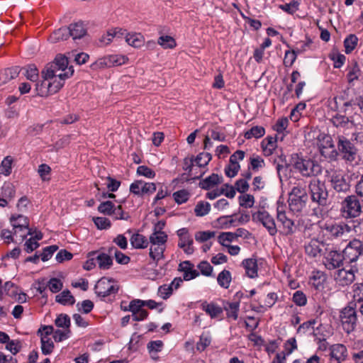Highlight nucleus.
I'll list each match as a JSON object with an SVG mask.
<instances>
[{"label": "nucleus", "mask_w": 363, "mask_h": 363, "mask_svg": "<svg viewBox=\"0 0 363 363\" xmlns=\"http://www.w3.org/2000/svg\"><path fill=\"white\" fill-rule=\"evenodd\" d=\"M337 148L332 151L330 160H337L340 157L346 163L352 164L356 161L358 150L348 138L342 135L336 138Z\"/></svg>", "instance_id": "nucleus-1"}, {"label": "nucleus", "mask_w": 363, "mask_h": 363, "mask_svg": "<svg viewBox=\"0 0 363 363\" xmlns=\"http://www.w3.org/2000/svg\"><path fill=\"white\" fill-rule=\"evenodd\" d=\"M68 59L63 55H57L53 62L48 64L43 69L48 76H54L65 81L74 74L72 66H68Z\"/></svg>", "instance_id": "nucleus-2"}, {"label": "nucleus", "mask_w": 363, "mask_h": 363, "mask_svg": "<svg viewBox=\"0 0 363 363\" xmlns=\"http://www.w3.org/2000/svg\"><path fill=\"white\" fill-rule=\"evenodd\" d=\"M341 216L346 219L358 218L362 213V203L354 194L349 195L340 203Z\"/></svg>", "instance_id": "nucleus-3"}, {"label": "nucleus", "mask_w": 363, "mask_h": 363, "mask_svg": "<svg viewBox=\"0 0 363 363\" xmlns=\"http://www.w3.org/2000/svg\"><path fill=\"white\" fill-rule=\"evenodd\" d=\"M293 167L304 177H316L321 174V166L315 161L296 156L294 158Z\"/></svg>", "instance_id": "nucleus-4"}, {"label": "nucleus", "mask_w": 363, "mask_h": 363, "mask_svg": "<svg viewBox=\"0 0 363 363\" xmlns=\"http://www.w3.org/2000/svg\"><path fill=\"white\" fill-rule=\"evenodd\" d=\"M311 201L318 206H324L327 203L328 191L325 184L319 179H313L308 184Z\"/></svg>", "instance_id": "nucleus-5"}, {"label": "nucleus", "mask_w": 363, "mask_h": 363, "mask_svg": "<svg viewBox=\"0 0 363 363\" xmlns=\"http://www.w3.org/2000/svg\"><path fill=\"white\" fill-rule=\"evenodd\" d=\"M307 200L308 195L305 188L300 185L294 186L289 194L290 210L294 213L301 212L305 207Z\"/></svg>", "instance_id": "nucleus-6"}, {"label": "nucleus", "mask_w": 363, "mask_h": 363, "mask_svg": "<svg viewBox=\"0 0 363 363\" xmlns=\"http://www.w3.org/2000/svg\"><path fill=\"white\" fill-rule=\"evenodd\" d=\"M323 229L326 235L332 239H345L352 231L350 225L344 222H326Z\"/></svg>", "instance_id": "nucleus-7"}, {"label": "nucleus", "mask_w": 363, "mask_h": 363, "mask_svg": "<svg viewBox=\"0 0 363 363\" xmlns=\"http://www.w3.org/2000/svg\"><path fill=\"white\" fill-rule=\"evenodd\" d=\"M252 219L256 223H261L272 236L275 235L277 233V228L275 220L269 212L262 209L252 214Z\"/></svg>", "instance_id": "nucleus-8"}, {"label": "nucleus", "mask_w": 363, "mask_h": 363, "mask_svg": "<svg viewBox=\"0 0 363 363\" xmlns=\"http://www.w3.org/2000/svg\"><path fill=\"white\" fill-rule=\"evenodd\" d=\"M118 289V286L113 279L106 277L101 278L94 287L96 294L101 298L117 294Z\"/></svg>", "instance_id": "nucleus-9"}, {"label": "nucleus", "mask_w": 363, "mask_h": 363, "mask_svg": "<svg viewBox=\"0 0 363 363\" xmlns=\"http://www.w3.org/2000/svg\"><path fill=\"white\" fill-rule=\"evenodd\" d=\"M345 261L352 263L363 255V242L358 239L351 240L344 249L342 253Z\"/></svg>", "instance_id": "nucleus-10"}, {"label": "nucleus", "mask_w": 363, "mask_h": 363, "mask_svg": "<svg viewBox=\"0 0 363 363\" xmlns=\"http://www.w3.org/2000/svg\"><path fill=\"white\" fill-rule=\"evenodd\" d=\"M340 320L344 330L350 333L355 328L357 323V313L353 307H345L340 314Z\"/></svg>", "instance_id": "nucleus-11"}, {"label": "nucleus", "mask_w": 363, "mask_h": 363, "mask_svg": "<svg viewBox=\"0 0 363 363\" xmlns=\"http://www.w3.org/2000/svg\"><path fill=\"white\" fill-rule=\"evenodd\" d=\"M157 190V186L153 182H146L143 180H136L130 185V192L139 196H149Z\"/></svg>", "instance_id": "nucleus-12"}, {"label": "nucleus", "mask_w": 363, "mask_h": 363, "mask_svg": "<svg viewBox=\"0 0 363 363\" xmlns=\"http://www.w3.org/2000/svg\"><path fill=\"white\" fill-rule=\"evenodd\" d=\"M326 244L316 238L311 239L305 242L304 250L306 255L310 258L320 257L324 253Z\"/></svg>", "instance_id": "nucleus-13"}, {"label": "nucleus", "mask_w": 363, "mask_h": 363, "mask_svg": "<svg viewBox=\"0 0 363 363\" xmlns=\"http://www.w3.org/2000/svg\"><path fill=\"white\" fill-rule=\"evenodd\" d=\"M177 234L179 237L178 247L187 255L193 254L194 252V240L189 230L182 228L177 231Z\"/></svg>", "instance_id": "nucleus-14"}, {"label": "nucleus", "mask_w": 363, "mask_h": 363, "mask_svg": "<svg viewBox=\"0 0 363 363\" xmlns=\"http://www.w3.org/2000/svg\"><path fill=\"white\" fill-rule=\"evenodd\" d=\"M333 189L337 192L346 193L350 189V184L348 177L340 172H334L330 179Z\"/></svg>", "instance_id": "nucleus-15"}, {"label": "nucleus", "mask_w": 363, "mask_h": 363, "mask_svg": "<svg viewBox=\"0 0 363 363\" xmlns=\"http://www.w3.org/2000/svg\"><path fill=\"white\" fill-rule=\"evenodd\" d=\"M317 145L321 155L330 160L332 151L335 149L332 137L324 133H320L317 137Z\"/></svg>", "instance_id": "nucleus-16"}, {"label": "nucleus", "mask_w": 363, "mask_h": 363, "mask_svg": "<svg viewBox=\"0 0 363 363\" xmlns=\"http://www.w3.org/2000/svg\"><path fill=\"white\" fill-rule=\"evenodd\" d=\"M344 256L337 250H330L325 253L323 263L328 270H333L340 267L344 261Z\"/></svg>", "instance_id": "nucleus-17"}, {"label": "nucleus", "mask_w": 363, "mask_h": 363, "mask_svg": "<svg viewBox=\"0 0 363 363\" xmlns=\"http://www.w3.org/2000/svg\"><path fill=\"white\" fill-rule=\"evenodd\" d=\"M330 363H342L348 357V350L343 344H334L329 348Z\"/></svg>", "instance_id": "nucleus-18"}, {"label": "nucleus", "mask_w": 363, "mask_h": 363, "mask_svg": "<svg viewBox=\"0 0 363 363\" xmlns=\"http://www.w3.org/2000/svg\"><path fill=\"white\" fill-rule=\"evenodd\" d=\"M277 220L282 224V233L285 235H290L294 233V223L288 218L286 213L277 208Z\"/></svg>", "instance_id": "nucleus-19"}, {"label": "nucleus", "mask_w": 363, "mask_h": 363, "mask_svg": "<svg viewBox=\"0 0 363 363\" xmlns=\"http://www.w3.org/2000/svg\"><path fill=\"white\" fill-rule=\"evenodd\" d=\"M334 277L336 283L342 286L352 284L354 280V274L351 269H339Z\"/></svg>", "instance_id": "nucleus-20"}, {"label": "nucleus", "mask_w": 363, "mask_h": 363, "mask_svg": "<svg viewBox=\"0 0 363 363\" xmlns=\"http://www.w3.org/2000/svg\"><path fill=\"white\" fill-rule=\"evenodd\" d=\"M242 266L245 269V275L250 279L258 277V264L255 258L245 259L242 262Z\"/></svg>", "instance_id": "nucleus-21"}, {"label": "nucleus", "mask_w": 363, "mask_h": 363, "mask_svg": "<svg viewBox=\"0 0 363 363\" xmlns=\"http://www.w3.org/2000/svg\"><path fill=\"white\" fill-rule=\"evenodd\" d=\"M194 267L190 261H184L179 264V271L184 272V280L189 281L199 275V272L194 269Z\"/></svg>", "instance_id": "nucleus-22"}, {"label": "nucleus", "mask_w": 363, "mask_h": 363, "mask_svg": "<svg viewBox=\"0 0 363 363\" xmlns=\"http://www.w3.org/2000/svg\"><path fill=\"white\" fill-rule=\"evenodd\" d=\"M261 147L263 154L266 157H269L274 153L277 148V138L268 136L261 143Z\"/></svg>", "instance_id": "nucleus-23"}, {"label": "nucleus", "mask_w": 363, "mask_h": 363, "mask_svg": "<svg viewBox=\"0 0 363 363\" xmlns=\"http://www.w3.org/2000/svg\"><path fill=\"white\" fill-rule=\"evenodd\" d=\"M352 299L359 311L363 315V284H354L353 285Z\"/></svg>", "instance_id": "nucleus-24"}, {"label": "nucleus", "mask_w": 363, "mask_h": 363, "mask_svg": "<svg viewBox=\"0 0 363 363\" xmlns=\"http://www.w3.org/2000/svg\"><path fill=\"white\" fill-rule=\"evenodd\" d=\"M89 255H96V260L98 264L99 269L106 270L111 268L113 264V259L110 256V254H106L104 252L97 253L96 252H91Z\"/></svg>", "instance_id": "nucleus-25"}, {"label": "nucleus", "mask_w": 363, "mask_h": 363, "mask_svg": "<svg viewBox=\"0 0 363 363\" xmlns=\"http://www.w3.org/2000/svg\"><path fill=\"white\" fill-rule=\"evenodd\" d=\"M67 29H69V36H72L74 40L80 39L86 34V29L82 21L71 23Z\"/></svg>", "instance_id": "nucleus-26"}, {"label": "nucleus", "mask_w": 363, "mask_h": 363, "mask_svg": "<svg viewBox=\"0 0 363 363\" xmlns=\"http://www.w3.org/2000/svg\"><path fill=\"white\" fill-rule=\"evenodd\" d=\"M128 57L123 55H111L102 60L101 64L106 67L120 66L127 63Z\"/></svg>", "instance_id": "nucleus-27"}, {"label": "nucleus", "mask_w": 363, "mask_h": 363, "mask_svg": "<svg viewBox=\"0 0 363 363\" xmlns=\"http://www.w3.org/2000/svg\"><path fill=\"white\" fill-rule=\"evenodd\" d=\"M201 309L204 311L211 318H217L223 313V308L218 304L203 301L201 305Z\"/></svg>", "instance_id": "nucleus-28"}, {"label": "nucleus", "mask_w": 363, "mask_h": 363, "mask_svg": "<svg viewBox=\"0 0 363 363\" xmlns=\"http://www.w3.org/2000/svg\"><path fill=\"white\" fill-rule=\"evenodd\" d=\"M346 115L347 114H342V113H337L332 116L330 121L336 128L351 127L354 125V123Z\"/></svg>", "instance_id": "nucleus-29"}, {"label": "nucleus", "mask_w": 363, "mask_h": 363, "mask_svg": "<svg viewBox=\"0 0 363 363\" xmlns=\"http://www.w3.org/2000/svg\"><path fill=\"white\" fill-rule=\"evenodd\" d=\"M125 42L135 48L145 45V38L140 33H128L125 35Z\"/></svg>", "instance_id": "nucleus-30"}, {"label": "nucleus", "mask_w": 363, "mask_h": 363, "mask_svg": "<svg viewBox=\"0 0 363 363\" xmlns=\"http://www.w3.org/2000/svg\"><path fill=\"white\" fill-rule=\"evenodd\" d=\"M19 67H10L0 71V86L6 84L13 79L18 77Z\"/></svg>", "instance_id": "nucleus-31"}, {"label": "nucleus", "mask_w": 363, "mask_h": 363, "mask_svg": "<svg viewBox=\"0 0 363 363\" xmlns=\"http://www.w3.org/2000/svg\"><path fill=\"white\" fill-rule=\"evenodd\" d=\"M41 77H47V80H48L50 84V88L51 89V91L53 94L58 92L65 84V81L54 76H48L47 72L43 70L41 72Z\"/></svg>", "instance_id": "nucleus-32"}, {"label": "nucleus", "mask_w": 363, "mask_h": 363, "mask_svg": "<svg viewBox=\"0 0 363 363\" xmlns=\"http://www.w3.org/2000/svg\"><path fill=\"white\" fill-rule=\"evenodd\" d=\"M130 241L133 247L135 249H145L149 245V240L146 237L138 233L133 234Z\"/></svg>", "instance_id": "nucleus-33"}, {"label": "nucleus", "mask_w": 363, "mask_h": 363, "mask_svg": "<svg viewBox=\"0 0 363 363\" xmlns=\"http://www.w3.org/2000/svg\"><path fill=\"white\" fill-rule=\"evenodd\" d=\"M69 37L67 28L63 27L55 30L49 37L48 40L52 43H57L62 40H66Z\"/></svg>", "instance_id": "nucleus-34"}, {"label": "nucleus", "mask_w": 363, "mask_h": 363, "mask_svg": "<svg viewBox=\"0 0 363 363\" xmlns=\"http://www.w3.org/2000/svg\"><path fill=\"white\" fill-rule=\"evenodd\" d=\"M164 344L161 340L150 341L147 343V348L152 359L157 360V354L162 350Z\"/></svg>", "instance_id": "nucleus-35"}, {"label": "nucleus", "mask_w": 363, "mask_h": 363, "mask_svg": "<svg viewBox=\"0 0 363 363\" xmlns=\"http://www.w3.org/2000/svg\"><path fill=\"white\" fill-rule=\"evenodd\" d=\"M168 236L166 233H153L150 235L149 244L166 246Z\"/></svg>", "instance_id": "nucleus-36"}, {"label": "nucleus", "mask_w": 363, "mask_h": 363, "mask_svg": "<svg viewBox=\"0 0 363 363\" xmlns=\"http://www.w3.org/2000/svg\"><path fill=\"white\" fill-rule=\"evenodd\" d=\"M43 80L40 83L35 84V90L38 92V95L40 96H48L49 95L53 94L50 88V84L47 77H42Z\"/></svg>", "instance_id": "nucleus-37"}, {"label": "nucleus", "mask_w": 363, "mask_h": 363, "mask_svg": "<svg viewBox=\"0 0 363 363\" xmlns=\"http://www.w3.org/2000/svg\"><path fill=\"white\" fill-rule=\"evenodd\" d=\"M56 302L65 305H73L75 302L74 297L71 294L69 290H65L60 293L55 297Z\"/></svg>", "instance_id": "nucleus-38"}, {"label": "nucleus", "mask_w": 363, "mask_h": 363, "mask_svg": "<svg viewBox=\"0 0 363 363\" xmlns=\"http://www.w3.org/2000/svg\"><path fill=\"white\" fill-rule=\"evenodd\" d=\"M221 177L216 174H212L205 179L202 180L199 185L203 189H210L215 185L221 183Z\"/></svg>", "instance_id": "nucleus-39"}, {"label": "nucleus", "mask_w": 363, "mask_h": 363, "mask_svg": "<svg viewBox=\"0 0 363 363\" xmlns=\"http://www.w3.org/2000/svg\"><path fill=\"white\" fill-rule=\"evenodd\" d=\"M232 281L231 273L227 269L221 271L217 277L218 285L224 289H228Z\"/></svg>", "instance_id": "nucleus-40"}, {"label": "nucleus", "mask_w": 363, "mask_h": 363, "mask_svg": "<svg viewBox=\"0 0 363 363\" xmlns=\"http://www.w3.org/2000/svg\"><path fill=\"white\" fill-rule=\"evenodd\" d=\"M166 246L150 245L149 256L155 262H157L164 257V252Z\"/></svg>", "instance_id": "nucleus-41"}, {"label": "nucleus", "mask_w": 363, "mask_h": 363, "mask_svg": "<svg viewBox=\"0 0 363 363\" xmlns=\"http://www.w3.org/2000/svg\"><path fill=\"white\" fill-rule=\"evenodd\" d=\"M216 223L219 227L225 229L237 226V220L234 218V215L220 216L217 218Z\"/></svg>", "instance_id": "nucleus-42"}, {"label": "nucleus", "mask_w": 363, "mask_h": 363, "mask_svg": "<svg viewBox=\"0 0 363 363\" xmlns=\"http://www.w3.org/2000/svg\"><path fill=\"white\" fill-rule=\"evenodd\" d=\"M239 235L234 234L233 232L221 233L218 237V242L223 247L228 246L230 242L238 240Z\"/></svg>", "instance_id": "nucleus-43"}, {"label": "nucleus", "mask_w": 363, "mask_h": 363, "mask_svg": "<svg viewBox=\"0 0 363 363\" xmlns=\"http://www.w3.org/2000/svg\"><path fill=\"white\" fill-rule=\"evenodd\" d=\"M10 220L13 228H29V220L26 216L23 215L12 216Z\"/></svg>", "instance_id": "nucleus-44"}, {"label": "nucleus", "mask_w": 363, "mask_h": 363, "mask_svg": "<svg viewBox=\"0 0 363 363\" xmlns=\"http://www.w3.org/2000/svg\"><path fill=\"white\" fill-rule=\"evenodd\" d=\"M239 307L240 305L238 302L228 303L224 308L226 311L227 318L236 320L238 318Z\"/></svg>", "instance_id": "nucleus-45"}, {"label": "nucleus", "mask_w": 363, "mask_h": 363, "mask_svg": "<svg viewBox=\"0 0 363 363\" xmlns=\"http://www.w3.org/2000/svg\"><path fill=\"white\" fill-rule=\"evenodd\" d=\"M211 211V205L207 201H199L194 208V213L198 217L207 215Z\"/></svg>", "instance_id": "nucleus-46"}, {"label": "nucleus", "mask_w": 363, "mask_h": 363, "mask_svg": "<svg viewBox=\"0 0 363 363\" xmlns=\"http://www.w3.org/2000/svg\"><path fill=\"white\" fill-rule=\"evenodd\" d=\"M265 134V129L262 126L256 125L251 128L249 130L246 131L244 137L247 139L259 138Z\"/></svg>", "instance_id": "nucleus-47"}, {"label": "nucleus", "mask_w": 363, "mask_h": 363, "mask_svg": "<svg viewBox=\"0 0 363 363\" xmlns=\"http://www.w3.org/2000/svg\"><path fill=\"white\" fill-rule=\"evenodd\" d=\"M358 38L354 34H350L344 40L345 52L349 54L352 52L357 45Z\"/></svg>", "instance_id": "nucleus-48"}, {"label": "nucleus", "mask_w": 363, "mask_h": 363, "mask_svg": "<svg viewBox=\"0 0 363 363\" xmlns=\"http://www.w3.org/2000/svg\"><path fill=\"white\" fill-rule=\"evenodd\" d=\"M16 188L11 182H5L1 187L2 197L6 200H11L15 197Z\"/></svg>", "instance_id": "nucleus-49"}, {"label": "nucleus", "mask_w": 363, "mask_h": 363, "mask_svg": "<svg viewBox=\"0 0 363 363\" xmlns=\"http://www.w3.org/2000/svg\"><path fill=\"white\" fill-rule=\"evenodd\" d=\"M108 254H113L116 262L120 264H127L130 260L128 256L118 251L115 247H111L108 249Z\"/></svg>", "instance_id": "nucleus-50"}, {"label": "nucleus", "mask_w": 363, "mask_h": 363, "mask_svg": "<svg viewBox=\"0 0 363 363\" xmlns=\"http://www.w3.org/2000/svg\"><path fill=\"white\" fill-rule=\"evenodd\" d=\"M157 43L164 49H173L177 46L176 40L169 35H162L157 40Z\"/></svg>", "instance_id": "nucleus-51"}, {"label": "nucleus", "mask_w": 363, "mask_h": 363, "mask_svg": "<svg viewBox=\"0 0 363 363\" xmlns=\"http://www.w3.org/2000/svg\"><path fill=\"white\" fill-rule=\"evenodd\" d=\"M40 340L42 353L45 355L51 354L55 347L54 342L51 337H42Z\"/></svg>", "instance_id": "nucleus-52"}, {"label": "nucleus", "mask_w": 363, "mask_h": 363, "mask_svg": "<svg viewBox=\"0 0 363 363\" xmlns=\"http://www.w3.org/2000/svg\"><path fill=\"white\" fill-rule=\"evenodd\" d=\"M13 159L11 156L6 157L1 163L0 173L9 176L11 173Z\"/></svg>", "instance_id": "nucleus-53"}, {"label": "nucleus", "mask_w": 363, "mask_h": 363, "mask_svg": "<svg viewBox=\"0 0 363 363\" xmlns=\"http://www.w3.org/2000/svg\"><path fill=\"white\" fill-rule=\"evenodd\" d=\"M216 232L214 231H199L195 234V240L199 242H205L214 238Z\"/></svg>", "instance_id": "nucleus-54"}, {"label": "nucleus", "mask_w": 363, "mask_h": 363, "mask_svg": "<svg viewBox=\"0 0 363 363\" xmlns=\"http://www.w3.org/2000/svg\"><path fill=\"white\" fill-rule=\"evenodd\" d=\"M292 301L298 306H304L307 303V296L302 291H296L293 294Z\"/></svg>", "instance_id": "nucleus-55"}, {"label": "nucleus", "mask_w": 363, "mask_h": 363, "mask_svg": "<svg viewBox=\"0 0 363 363\" xmlns=\"http://www.w3.org/2000/svg\"><path fill=\"white\" fill-rule=\"evenodd\" d=\"M55 324L58 328L69 330L70 318L67 314H60L55 320Z\"/></svg>", "instance_id": "nucleus-56"}, {"label": "nucleus", "mask_w": 363, "mask_h": 363, "mask_svg": "<svg viewBox=\"0 0 363 363\" xmlns=\"http://www.w3.org/2000/svg\"><path fill=\"white\" fill-rule=\"evenodd\" d=\"M361 74V70L357 64H354L349 68L347 74V78L349 83H352L357 80Z\"/></svg>", "instance_id": "nucleus-57"}, {"label": "nucleus", "mask_w": 363, "mask_h": 363, "mask_svg": "<svg viewBox=\"0 0 363 363\" xmlns=\"http://www.w3.org/2000/svg\"><path fill=\"white\" fill-rule=\"evenodd\" d=\"M13 236L16 238V242L23 241L28 235H31V230L29 228H13Z\"/></svg>", "instance_id": "nucleus-58"}, {"label": "nucleus", "mask_w": 363, "mask_h": 363, "mask_svg": "<svg viewBox=\"0 0 363 363\" xmlns=\"http://www.w3.org/2000/svg\"><path fill=\"white\" fill-rule=\"evenodd\" d=\"M298 6L299 0H292L290 3L280 5L279 8L289 14H294L298 10Z\"/></svg>", "instance_id": "nucleus-59"}, {"label": "nucleus", "mask_w": 363, "mask_h": 363, "mask_svg": "<svg viewBox=\"0 0 363 363\" xmlns=\"http://www.w3.org/2000/svg\"><path fill=\"white\" fill-rule=\"evenodd\" d=\"M298 53L295 50H286L285 52L284 58V65L286 67H290L293 65L296 60Z\"/></svg>", "instance_id": "nucleus-60"}, {"label": "nucleus", "mask_w": 363, "mask_h": 363, "mask_svg": "<svg viewBox=\"0 0 363 363\" xmlns=\"http://www.w3.org/2000/svg\"><path fill=\"white\" fill-rule=\"evenodd\" d=\"M212 156L208 152H201L195 158L194 161L196 164L201 167L206 166L211 160Z\"/></svg>", "instance_id": "nucleus-61"}, {"label": "nucleus", "mask_w": 363, "mask_h": 363, "mask_svg": "<svg viewBox=\"0 0 363 363\" xmlns=\"http://www.w3.org/2000/svg\"><path fill=\"white\" fill-rule=\"evenodd\" d=\"M173 198L176 203L182 204L189 200V193L185 189L179 190L173 194Z\"/></svg>", "instance_id": "nucleus-62"}, {"label": "nucleus", "mask_w": 363, "mask_h": 363, "mask_svg": "<svg viewBox=\"0 0 363 363\" xmlns=\"http://www.w3.org/2000/svg\"><path fill=\"white\" fill-rule=\"evenodd\" d=\"M342 101H344V96H337L329 100V107L331 110L340 113Z\"/></svg>", "instance_id": "nucleus-63"}, {"label": "nucleus", "mask_w": 363, "mask_h": 363, "mask_svg": "<svg viewBox=\"0 0 363 363\" xmlns=\"http://www.w3.org/2000/svg\"><path fill=\"white\" fill-rule=\"evenodd\" d=\"M47 286L52 293H57L62 289L63 283L59 279L52 278L48 281Z\"/></svg>", "instance_id": "nucleus-64"}]
</instances>
